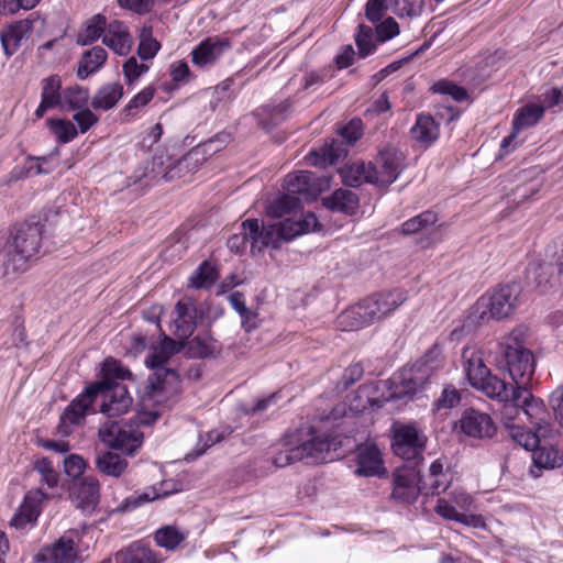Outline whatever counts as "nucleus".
<instances>
[{"label": "nucleus", "mask_w": 563, "mask_h": 563, "mask_svg": "<svg viewBox=\"0 0 563 563\" xmlns=\"http://www.w3.org/2000/svg\"><path fill=\"white\" fill-rule=\"evenodd\" d=\"M47 125L49 126L51 132L56 136L57 141L62 144L73 141L78 134L75 124L69 120L49 119L47 120Z\"/></svg>", "instance_id": "49"}, {"label": "nucleus", "mask_w": 563, "mask_h": 563, "mask_svg": "<svg viewBox=\"0 0 563 563\" xmlns=\"http://www.w3.org/2000/svg\"><path fill=\"white\" fill-rule=\"evenodd\" d=\"M285 188L291 196L302 195L307 198H316L321 190V184L313 173L299 170L287 175Z\"/></svg>", "instance_id": "20"}, {"label": "nucleus", "mask_w": 563, "mask_h": 563, "mask_svg": "<svg viewBox=\"0 0 563 563\" xmlns=\"http://www.w3.org/2000/svg\"><path fill=\"white\" fill-rule=\"evenodd\" d=\"M89 101V90L80 86L68 87L63 91V107L69 110L86 108Z\"/></svg>", "instance_id": "48"}, {"label": "nucleus", "mask_w": 563, "mask_h": 563, "mask_svg": "<svg viewBox=\"0 0 563 563\" xmlns=\"http://www.w3.org/2000/svg\"><path fill=\"white\" fill-rule=\"evenodd\" d=\"M119 563H156L154 553L147 548H131L117 555Z\"/></svg>", "instance_id": "54"}, {"label": "nucleus", "mask_w": 563, "mask_h": 563, "mask_svg": "<svg viewBox=\"0 0 563 563\" xmlns=\"http://www.w3.org/2000/svg\"><path fill=\"white\" fill-rule=\"evenodd\" d=\"M410 133L415 141L423 146H429L439 137V125L431 115L419 114Z\"/></svg>", "instance_id": "33"}, {"label": "nucleus", "mask_w": 563, "mask_h": 563, "mask_svg": "<svg viewBox=\"0 0 563 563\" xmlns=\"http://www.w3.org/2000/svg\"><path fill=\"white\" fill-rule=\"evenodd\" d=\"M73 501L84 512L95 509L100 498V483L95 476H86L71 490Z\"/></svg>", "instance_id": "19"}, {"label": "nucleus", "mask_w": 563, "mask_h": 563, "mask_svg": "<svg viewBox=\"0 0 563 563\" xmlns=\"http://www.w3.org/2000/svg\"><path fill=\"white\" fill-rule=\"evenodd\" d=\"M242 230L252 250L262 251L268 246L278 249L284 241L278 224L261 225L258 219H246L242 222Z\"/></svg>", "instance_id": "15"}, {"label": "nucleus", "mask_w": 563, "mask_h": 563, "mask_svg": "<svg viewBox=\"0 0 563 563\" xmlns=\"http://www.w3.org/2000/svg\"><path fill=\"white\" fill-rule=\"evenodd\" d=\"M99 440L110 449L133 455L143 443V433L132 422L107 421L98 431Z\"/></svg>", "instance_id": "7"}, {"label": "nucleus", "mask_w": 563, "mask_h": 563, "mask_svg": "<svg viewBox=\"0 0 563 563\" xmlns=\"http://www.w3.org/2000/svg\"><path fill=\"white\" fill-rule=\"evenodd\" d=\"M95 465L99 473L114 478L122 476L128 468L126 460L110 450L97 452Z\"/></svg>", "instance_id": "30"}, {"label": "nucleus", "mask_w": 563, "mask_h": 563, "mask_svg": "<svg viewBox=\"0 0 563 563\" xmlns=\"http://www.w3.org/2000/svg\"><path fill=\"white\" fill-rule=\"evenodd\" d=\"M47 498H48V495L40 488L30 490L25 495L23 503L20 506L18 512L27 515L29 518H33L34 520H37V518L41 514V504Z\"/></svg>", "instance_id": "47"}, {"label": "nucleus", "mask_w": 563, "mask_h": 563, "mask_svg": "<svg viewBox=\"0 0 563 563\" xmlns=\"http://www.w3.org/2000/svg\"><path fill=\"white\" fill-rule=\"evenodd\" d=\"M288 109V104L279 103L278 106L271 107L265 106L257 111V115L261 117V124L267 129L272 125L280 123L285 119V113Z\"/></svg>", "instance_id": "55"}, {"label": "nucleus", "mask_w": 563, "mask_h": 563, "mask_svg": "<svg viewBox=\"0 0 563 563\" xmlns=\"http://www.w3.org/2000/svg\"><path fill=\"white\" fill-rule=\"evenodd\" d=\"M544 114V109L540 104L529 103L517 110L512 125L514 132L501 141L500 148L505 154L509 153V146L517 137V132L537 124Z\"/></svg>", "instance_id": "18"}, {"label": "nucleus", "mask_w": 563, "mask_h": 563, "mask_svg": "<svg viewBox=\"0 0 563 563\" xmlns=\"http://www.w3.org/2000/svg\"><path fill=\"white\" fill-rule=\"evenodd\" d=\"M405 168V156L396 148L379 152L373 164L374 185L386 187L393 184Z\"/></svg>", "instance_id": "12"}, {"label": "nucleus", "mask_w": 563, "mask_h": 563, "mask_svg": "<svg viewBox=\"0 0 563 563\" xmlns=\"http://www.w3.org/2000/svg\"><path fill=\"white\" fill-rule=\"evenodd\" d=\"M100 387L101 384L88 386L64 409L57 427L62 435L67 437L71 434L75 427L84 423L87 415L96 412V395Z\"/></svg>", "instance_id": "8"}, {"label": "nucleus", "mask_w": 563, "mask_h": 563, "mask_svg": "<svg viewBox=\"0 0 563 563\" xmlns=\"http://www.w3.org/2000/svg\"><path fill=\"white\" fill-rule=\"evenodd\" d=\"M438 222L437 213L424 211L402 223L401 231L404 234H415L420 231L432 229Z\"/></svg>", "instance_id": "44"}, {"label": "nucleus", "mask_w": 563, "mask_h": 563, "mask_svg": "<svg viewBox=\"0 0 563 563\" xmlns=\"http://www.w3.org/2000/svg\"><path fill=\"white\" fill-rule=\"evenodd\" d=\"M378 388L379 387H375L374 385L360 386L350 400L351 409L356 412H362L367 409L374 410L383 407V405L388 401V398H386V396H384L383 399L374 397L373 394Z\"/></svg>", "instance_id": "35"}, {"label": "nucleus", "mask_w": 563, "mask_h": 563, "mask_svg": "<svg viewBox=\"0 0 563 563\" xmlns=\"http://www.w3.org/2000/svg\"><path fill=\"white\" fill-rule=\"evenodd\" d=\"M457 424L465 435L474 439H490L497 431V427L492 417L474 408L465 409Z\"/></svg>", "instance_id": "14"}, {"label": "nucleus", "mask_w": 563, "mask_h": 563, "mask_svg": "<svg viewBox=\"0 0 563 563\" xmlns=\"http://www.w3.org/2000/svg\"><path fill=\"white\" fill-rule=\"evenodd\" d=\"M175 314L173 334L178 340L187 339L196 328L197 309L195 303L187 298L179 300L175 306Z\"/></svg>", "instance_id": "21"}, {"label": "nucleus", "mask_w": 563, "mask_h": 563, "mask_svg": "<svg viewBox=\"0 0 563 563\" xmlns=\"http://www.w3.org/2000/svg\"><path fill=\"white\" fill-rule=\"evenodd\" d=\"M85 468L86 461L78 454H70L64 460V471L73 478H77L82 475Z\"/></svg>", "instance_id": "62"}, {"label": "nucleus", "mask_w": 563, "mask_h": 563, "mask_svg": "<svg viewBox=\"0 0 563 563\" xmlns=\"http://www.w3.org/2000/svg\"><path fill=\"white\" fill-rule=\"evenodd\" d=\"M278 227L283 240L288 242L301 234L316 231L319 228V222L314 213L307 212L298 220L286 218L284 221L278 223Z\"/></svg>", "instance_id": "28"}, {"label": "nucleus", "mask_w": 563, "mask_h": 563, "mask_svg": "<svg viewBox=\"0 0 563 563\" xmlns=\"http://www.w3.org/2000/svg\"><path fill=\"white\" fill-rule=\"evenodd\" d=\"M357 29L358 31L355 35V43L358 49V55L361 57H366L375 49L372 29L364 24L358 25Z\"/></svg>", "instance_id": "59"}, {"label": "nucleus", "mask_w": 563, "mask_h": 563, "mask_svg": "<svg viewBox=\"0 0 563 563\" xmlns=\"http://www.w3.org/2000/svg\"><path fill=\"white\" fill-rule=\"evenodd\" d=\"M150 69L143 60L139 62L135 56H131L123 64V76L126 85L133 86L142 75L147 73Z\"/></svg>", "instance_id": "57"}, {"label": "nucleus", "mask_w": 563, "mask_h": 563, "mask_svg": "<svg viewBox=\"0 0 563 563\" xmlns=\"http://www.w3.org/2000/svg\"><path fill=\"white\" fill-rule=\"evenodd\" d=\"M167 492H161L155 486L146 488L144 492H135L126 497L121 506L122 510L130 511L146 503L167 496Z\"/></svg>", "instance_id": "45"}, {"label": "nucleus", "mask_w": 563, "mask_h": 563, "mask_svg": "<svg viewBox=\"0 0 563 563\" xmlns=\"http://www.w3.org/2000/svg\"><path fill=\"white\" fill-rule=\"evenodd\" d=\"M73 119L77 123L80 133H86L99 120L98 117L88 108L78 110L74 114Z\"/></svg>", "instance_id": "63"}, {"label": "nucleus", "mask_w": 563, "mask_h": 563, "mask_svg": "<svg viewBox=\"0 0 563 563\" xmlns=\"http://www.w3.org/2000/svg\"><path fill=\"white\" fill-rule=\"evenodd\" d=\"M107 19L102 14H96L89 19L86 23L85 30L78 34L77 44L89 45L98 40L100 36L103 37L107 32Z\"/></svg>", "instance_id": "40"}, {"label": "nucleus", "mask_w": 563, "mask_h": 563, "mask_svg": "<svg viewBox=\"0 0 563 563\" xmlns=\"http://www.w3.org/2000/svg\"><path fill=\"white\" fill-rule=\"evenodd\" d=\"M145 176L152 179L159 178L170 181L175 178H180V173L176 169V161L173 159L167 151L157 150L153 156L151 169Z\"/></svg>", "instance_id": "29"}, {"label": "nucleus", "mask_w": 563, "mask_h": 563, "mask_svg": "<svg viewBox=\"0 0 563 563\" xmlns=\"http://www.w3.org/2000/svg\"><path fill=\"white\" fill-rule=\"evenodd\" d=\"M343 183L350 187L362 184H374L373 164L363 161L354 162L340 170Z\"/></svg>", "instance_id": "31"}, {"label": "nucleus", "mask_w": 563, "mask_h": 563, "mask_svg": "<svg viewBox=\"0 0 563 563\" xmlns=\"http://www.w3.org/2000/svg\"><path fill=\"white\" fill-rule=\"evenodd\" d=\"M184 539V533H181L176 527L173 526L163 527L155 533L156 543L159 547L166 548L168 550L176 549Z\"/></svg>", "instance_id": "53"}, {"label": "nucleus", "mask_w": 563, "mask_h": 563, "mask_svg": "<svg viewBox=\"0 0 563 563\" xmlns=\"http://www.w3.org/2000/svg\"><path fill=\"white\" fill-rule=\"evenodd\" d=\"M323 205L332 211L354 214L358 208V197L350 189H338L323 199Z\"/></svg>", "instance_id": "32"}, {"label": "nucleus", "mask_w": 563, "mask_h": 563, "mask_svg": "<svg viewBox=\"0 0 563 563\" xmlns=\"http://www.w3.org/2000/svg\"><path fill=\"white\" fill-rule=\"evenodd\" d=\"M102 42L115 54L125 56L132 48L133 37L126 25L120 21H112L107 26Z\"/></svg>", "instance_id": "22"}, {"label": "nucleus", "mask_w": 563, "mask_h": 563, "mask_svg": "<svg viewBox=\"0 0 563 563\" xmlns=\"http://www.w3.org/2000/svg\"><path fill=\"white\" fill-rule=\"evenodd\" d=\"M441 351L433 346L412 366L402 368L398 374L388 380L380 383V386L387 389L386 398L402 399L415 395L429 380L434 369L441 364Z\"/></svg>", "instance_id": "3"}, {"label": "nucleus", "mask_w": 563, "mask_h": 563, "mask_svg": "<svg viewBox=\"0 0 563 563\" xmlns=\"http://www.w3.org/2000/svg\"><path fill=\"white\" fill-rule=\"evenodd\" d=\"M103 379L101 382H109L115 384V379H131L132 374L129 368L124 367L121 362L114 358H107L103 362Z\"/></svg>", "instance_id": "51"}, {"label": "nucleus", "mask_w": 563, "mask_h": 563, "mask_svg": "<svg viewBox=\"0 0 563 563\" xmlns=\"http://www.w3.org/2000/svg\"><path fill=\"white\" fill-rule=\"evenodd\" d=\"M123 97V86L119 82H109L98 89L92 97L91 107L95 110L108 111L117 106Z\"/></svg>", "instance_id": "34"}, {"label": "nucleus", "mask_w": 563, "mask_h": 563, "mask_svg": "<svg viewBox=\"0 0 563 563\" xmlns=\"http://www.w3.org/2000/svg\"><path fill=\"white\" fill-rule=\"evenodd\" d=\"M384 471L383 459L379 449L373 444L357 446V470L358 475H379Z\"/></svg>", "instance_id": "26"}, {"label": "nucleus", "mask_w": 563, "mask_h": 563, "mask_svg": "<svg viewBox=\"0 0 563 563\" xmlns=\"http://www.w3.org/2000/svg\"><path fill=\"white\" fill-rule=\"evenodd\" d=\"M229 47L230 45L227 41L219 38H207L192 49L191 62L194 65L200 68L211 66Z\"/></svg>", "instance_id": "24"}, {"label": "nucleus", "mask_w": 563, "mask_h": 563, "mask_svg": "<svg viewBox=\"0 0 563 563\" xmlns=\"http://www.w3.org/2000/svg\"><path fill=\"white\" fill-rule=\"evenodd\" d=\"M426 438L412 426H401L395 430L393 449L396 455L406 461L420 456L424 448Z\"/></svg>", "instance_id": "16"}, {"label": "nucleus", "mask_w": 563, "mask_h": 563, "mask_svg": "<svg viewBox=\"0 0 563 563\" xmlns=\"http://www.w3.org/2000/svg\"><path fill=\"white\" fill-rule=\"evenodd\" d=\"M305 448V460L311 463H322L332 460L329 456L331 451H336L342 442L331 437H313L311 440L300 444Z\"/></svg>", "instance_id": "25"}, {"label": "nucleus", "mask_w": 563, "mask_h": 563, "mask_svg": "<svg viewBox=\"0 0 563 563\" xmlns=\"http://www.w3.org/2000/svg\"><path fill=\"white\" fill-rule=\"evenodd\" d=\"M435 512L444 519L454 520L464 525L478 526L481 517L467 516L463 512H459L454 505L448 499L440 498L435 506Z\"/></svg>", "instance_id": "43"}, {"label": "nucleus", "mask_w": 563, "mask_h": 563, "mask_svg": "<svg viewBox=\"0 0 563 563\" xmlns=\"http://www.w3.org/2000/svg\"><path fill=\"white\" fill-rule=\"evenodd\" d=\"M305 448L301 445L287 448L275 454L273 463L276 467H285L294 462L305 460Z\"/></svg>", "instance_id": "58"}, {"label": "nucleus", "mask_w": 563, "mask_h": 563, "mask_svg": "<svg viewBox=\"0 0 563 563\" xmlns=\"http://www.w3.org/2000/svg\"><path fill=\"white\" fill-rule=\"evenodd\" d=\"M434 92L448 95L453 98L455 101H464L467 99V91L452 81L449 80H440L433 85Z\"/></svg>", "instance_id": "61"}, {"label": "nucleus", "mask_w": 563, "mask_h": 563, "mask_svg": "<svg viewBox=\"0 0 563 563\" xmlns=\"http://www.w3.org/2000/svg\"><path fill=\"white\" fill-rule=\"evenodd\" d=\"M41 103L35 110V115L42 118L48 109L63 107L62 80L58 76H49L41 82Z\"/></svg>", "instance_id": "27"}, {"label": "nucleus", "mask_w": 563, "mask_h": 563, "mask_svg": "<svg viewBox=\"0 0 563 563\" xmlns=\"http://www.w3.org/2000/svg\"><path fill=\"white\" fill-rule=\"evenodd\" d=\"M505 394L507 396L493 398L504 402L501 418L505 426L511 431V427L516 426L514 422L523 421L522 417H525L530 423L542 426L541 433L545 434L548 427L541 423L545 411L543 401L533 397L528 388L518 389L508 383H505Z\"/></svg>", "instance_id": "4"}, {"label": "nucleus", "mask_w": 563, "mask_h": 563, "mask_svg": "<svg viewBox=\"0 0 563 563\" xmlns=\"http://www.w3.org/2000/svg\"><path fill=\"white\" fill-rule=\"evenodd\" d=\"M533 462L538 467L554 468L561 465L562 457L559 451L553 448L538 446L533 451Z\"/></svg>", "instance_id": "52"}, {"label": "nucleus", "mask_w": 563, "mask_h": 563, "mask_svg": "<svg viewBox=\"0 0 563 563\" xmlns=\"http://www.w3.org/2000/svg\"><path fill=\"white\" fill-rule=\"evenodd\" d=\"M96 384H101L96 395V402L100 401L102 413L108 417H115L125 413L130 409L132 397L129 395L125 384H110L109 382H97Z\"/></svg>", "instance_id": "10"}, {"label": "nucleus", "mask_w": 563, "mask_h": 563, "mask_svg": "<svg viewBox=\"0 0 563 563\" xmlns=\"http://www.w3.org/2000/svg\"><path fill=\"white\" fill-rule=\"evenodd\" d=\"M519 290L517 286L505 285L490 295L481 298L479 303L485 308L482 317L501 320L510 316L516 309Z\"/></svg>", "instance_id": "11"}, {"label": "nucleus", "mask_w": 563, "mask_h": 563, "mask_svg": "<svg viewBox=\"0 0 563 563\" xmlns=\"http://www.w3.org/2000/svg\"><path fill=\"white\" fill-rule=\"evenodd\" d=\"M461 400L459 391L453 387H445L442 390L441 396L435 402V408L439 409H451L455 407Z\"/></svg>", "instance_id": "64"}, {"label": "nucleus", "mask_w": 563, "mask_h": 563, "mask_svg": "<svg viewBox=\"0 0 563 563\" xmlns=\"http://www.w3.org/2000/svg\"><path fill=\"white\" fill-rule=\"evenodd\" d=\"M170 357L163 354L157 346L145 358L147 367L154 369V373L147 379V389L151 397H156L159 391L166 390L178 383V374L175 369L167 368L164 365Z\"/></svg>", "instance_id": "9"}, {"label": "nucleus", "mask_w": 563, "mask_h": 563, "mask_svg": "<svg viewBox=\"0 0 563 563\" xmlns=\"http://www.w3.org/2000/svg\"><path fill=\"white\" fill-rule=\"evenodd\" d=\"M78 559L79 548L69 533L43 547L35 555L36 563H76Z\"/></svg>", "instance_id": "13"}, {"label": "nucleus", "mask_w": 563, "mask_h": 563, "mask_svg": "<svg viewBox=\"0 0 563 563\" xmlns=\"http://www.w3.org/2000/svg\"><path fill=\"white\" fill-rule=\"evenodd\" d=\"M407 298V292L401 289L374 294L343 311L338 324L344 331L362 329L390 316Z\"/></svg>", "instance_id": "1"}, {"label": "nucleus", "mask_w": 563, "mask_h": 563, "mask_svg": "<svg viewBox=\"0 0 563 563\" xmlns=\"http://www.w3.org/2000/svg\"><path fill=\"white\" fill-rule=\"evenodd\" d=\"M420 492V474L415 467H400L394 473L393 497L395 499L413 503Z\"/></svg>", "instance_id": "17"}, {"label": "nucleus", "mask_w": 563, "mask_h": 563, "mask_svg": "<svg viewBox=\"0 0 563 563\" xmlns=\"http://www.w3.org/2000/svg\"><path fill=\"white\" fill-rule=\"evenodd\" d=\"M210 146L211 142L203 144L202 147H195L176 161V169L180 173V178L195 172L202 164L205 154Z\"/></svg>", "instance_id": "41"}, {"label": "nucleus", "mask_w": 563, "mask_h": 563, "mask_svg": "<svg viewBox=\"0 0 563 563\" xmlns=\"http://www.w3.org/2000/svg\"><path fill=\"white\" fill-rule=\"evenodd\" d=\"M156 88L147 86L135 95L128 104L122 109V113L126 115H134L140 109L144 108L155 96Z\"/></svg>", "instance_id": "56"}, {"label": "nucleus", "mask_w": 563, "mask_h": 563, "mask_svg": "<svg viewBox=\"0 0 563 563\" xmlns=\"http://www.w3.org/2000/svg\"><path fill=\"white\" fill-rule=\"evenodd\" d=\"M42 228L37 223H23L15 229L4 246L3 275L8 278L25 272L41 247Z\"/></svg>", "instance_id": "2"}, {"label": "nucleus", "mask_w": 563, "mask_h": 563, "mask_svg": "<svg viewBox=\"0 0 563 563\" xmlns=\"http://www.w3.org/2000/svg\"><path fill=\"white\" fill-rule=\"evenodd\" d=\"M462 358L467 379L474 388L483 391L489 398L507 396L505 394L506 382L490 374L479 351L475 347H464Z\"/></svg>", "instance_id": "6"}, {"label": "nucleus", "mask_w": 563, "mask_h": 563, "mask_svg": "<svg viewBox=\"0 0 563 563\" xmlns=\"http://www.w3.org/2000/svg\"><path fill=\"white\" fill-rule=\"evenodd\" d=\"M301 207L300 199L289 194L274 199L266 207V214L271 218H284Z\"/></svg>", "instance_id": "39"}, {"label": "nucleus", "mask_w": 563, "mask_h": 563, "mask_svg": "<svg viewBox=\"0 0 563 563\" xmlns=\"http://www.w3.org/2000/svg\"><path fill=\"white\" fill-rule=\"evenodd\" d=\"M345 156V150L341 142L332 141L329 145L325 144L320 152L311 151L306 159L310 165L325 167L327 165H334L341 157Z\"/></svg>", "instance_id": "36"}, {"label": "nucleus", "mask_w": 563, "mask_h": 563, "mask_svg": "<svg viewBox=\"0 0 563 563\" xmlns=\"http://www.w3.org/2000/svg\"><path fill=\"white\" fill-rule=\"evenodd\" d=\"M221 350V344L208 335H196L187 343V352L191 357H216Z\"/></svg>", "instance_id": "37"}, {"label": "nucleus", "mask_w": 563, "mask_h": 563, "mask_svg": "<svg viewBox=\"0 0 563 563\" xmlns=\"http://www.w3.org/2000/svg\"><path fill=\"white\" fill-rule=\"evenodd\" d=\"M218 278V271L211 261H203L192 273L189 284L196 289L210 288Z\"/></svg>", "instance_id": "42"}, {"label": "nucleus", "mask_w": 563, "mask_h": 563, "mask_svg": "<svg viewBox=\"0 0 563 563\" xmlns=\"http://www.w3.org/2000/svg\"><path fill=\"white\" fill-rule=\"evenodd\" d=\"M161 48L159 42L153 37L151 27H143L140 34L137 55L143 62L155 57Z\"/></svg>", "instance_id": "50"}, {"label": "nucleus", "mask_w": 563, "mask_h": 563, "mask_svg": "<svg viewBox=\"0 0 563 563\" xmlns=\"http://www.w3.org/2000/svg\"><path fill=\"white\" fill-rule=\"evenodd\" d=\"M107 60V52L101 46H95L84 53L79 63L77 76L86 79L89 75L96 73Z\"/></svg>", "instance_id": "38"}, {"label": "nucleus", "mask_w": 563, "mask_h": 563, "mask_svg": "<svg viewBox=\"0 0 563 563\" xmlns=\"http://www.w3.org/2000/svg\"><path fill=\"white\" fill-rule=\"evenodd\" d=\"M520 336L521 332L514 331L499 344V355L518 389L528 388L536 367L533 353L525 347Z\"/></svg>", "instance_id": "5"}, {"label": "nucleus", "mask_w": 563, "mask_h": 563, "mask_svg": "<svg viewBox=\"0 0 563 563\" xmlns=\"http://www.w3.org/2000/svg\"><path fill=\"white\" fill-rule=\"evenodd\" d=\"M543 426H547L545 434L541 433L539 423H531L534 428V431L525 429L520 426L511 427L510 437L521 446H523L528 451H534L538 449L539 443L542 439H548L552 435V426L550 423V416L544 411V420L541 421Z\"/></svg>", "instance_id": "23"}, {"label": "nucleus", "mask_w": 563, "mask_h": 563, "mask_svg": "<svg viewBox=\"0 0 563 563\" xmlns=\"http://www.w3.org/2000/svg\"><path fill=\"white\" fill-rule=\"evenodd\" d=\"M47 498H48V495L40 488L30 490L25 495L23 503L20 506L18 512L27 515L29 518H33L34 520H37V518L41 514V504Z\"/></svg>", "instance_id": "46"}, {"label": "nucleus", "mask_w": 563, "mask_h": 563, "mask_svg": "<svg viewBox=\"0 0 563 563\" xmlns=\"http://www.w3.org/2000/svg\"><path fill=\"white\" fill-rule=\"evenodd\" d=\"M34 470L41 475L40 482L45 484L48 488H54L58 484V474L54 470L52 462L47 459H42L35 463Z\"/></svg>", "instance_id": "60"}]
</instances>
